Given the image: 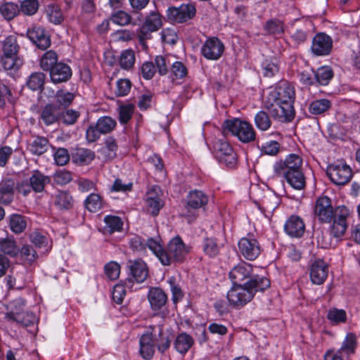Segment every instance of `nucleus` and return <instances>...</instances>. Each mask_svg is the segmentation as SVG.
<instances>
[{
	"label": "nucleus",
	"mask_w": 360,
	"mask_h": 360,
	"mask_svg": "<svg viewBox=\"0 0 360 360\" xmlns=\"http://www.w3.org/2000/svg\"><path fill=\"white\" fill-rule=\"evenodd\" d=\"M271 285L269 279L263 276H256L243 283L233 285L227 292V299L231 305L240 308L250 302L255 293L264 291Z\"/></svg>",
	"instance_id": "nucleus-1"
},
{
	"label": "nucleus",
	"mask_w": 360,
	"mask_h": 360,
	"mask_svg": "<svg viewBox=\"0 0 360 360\" xmlns=\"http://www.w3.org/2000/svg\"><path fill=\"white\" fill-rule=\"evenodd\" d=\"M75 98V94L59 90L55 94L51 89L41 92L38 100L39 109L42 112H53L68 108Z\"/></svg>",
	"instance_id": "nucleus-2"
},
{
	"label": "nucleus",
	"mask_w": 360,
	"mask_h": 360,
	"mask_svg": "<svg viewBox=\"0 0 360 360\" xmlns=\"http://www.w3.org/2000/svg\"><path fill=\"white\" fill-rule=\"evenodd\" d=\"M224 135H230L243 143H251L256 140L257 134L249 122L240 118L225 120L222 124Z\"/></svg>",
	"instance_id": "nucleus-3"
},
{
	"label": "nucleus",
	"mask_w": 360,
	"mask_h": 360,
	"mask_svg": "<svg viewBox=\"0 0 360 360\" xmlns=\"http://www.w3.org/2000/svg\"><path fill=\"white\" fill-rule=\"evenodd\" d=\"M276 95L274 103L266 105L269 112H295L292 105L295 91L288 82L281 81L278 84Z\"/></svg>",
	"instance_id": "nucleus-4"
},
{
	"label": "nucleus",
	"mask_w": 360,
	"mask_h": 360,
	"mask_svg": "<svg viewBox=\"0 0 360 360\" xmlns=\"http://www.w3.org/2000/svg\"><path fill=\"white\" fill-rule=\"evenodd\" d=\"M190 249L179 236L173 238L167 245V250L162 255V264L169 266L174 262H182Z\"/></svg>",
	"instance_id": "nucleus-5"
},
{
	"label": "nucleus",
	"mask_w": 360,
	"mask_h": 360,
	"mask_svg": "<svg viewBox=\"0 0 360 360\" xmlns=\"http://www.w3.org/2000/svg\"><path fill=\"white\" fill-rule=\"evenodd\" d=\"M208 202V195L200 190L195 189L188 193L186 197V212L184 215L189 223H191L198 217L196 210L204 208Z\"/></svg>",
	"instance_id": "nucleus-6"
},
{
	"label": "nucleus",
	"mask_w": 360,
	"mask_h": 360,
	"mask_svg": "<svg viewBox=\"0 0 360 360\" xmlns=\"http://www.w3.org/2000/svg\"><path fill=\"white\" fill-rule=\"evenodd\" d=\"M349 215V210L345 206H340L335 208L333 221L330 226V235L334 238H339L344 236L348 224L347 219Z\"/></svg>",
	"instance_id": "nucleus-7"
},
{
	"label": "nucleus",
	"mask_w": 360,
	"mask_h": 360,
	"mask_svg": "<svg viewBox=\"0 0 360 360\" xmlns=\"http://www.w3.org/2000/svg\"><path fill=\"white\" fill-rule=\"evenodd\" d=\"M302 158L296 154L288 155L284 161H279L274 164V173L281 176L296 170H302Z\"/></svg>",
	"instance_id": "nucleus-8"
},
{
	"label": "nucleus",
	"mask_w": 360,
	"mask_h": 360,
	"mask_svg": "<svg viewBox=\"0 0 360 360\" xmlns=\"http://www.w3.org/2000/svg\"><path fill=\"white\" fill-rule=\"evenodd\" d=\"M332 182L337 185H345L352 177V169L346 165H331L326 171Z\"/></svg>",
	"instance_id": "nucleus-9"
},
{
	"label": "nucleus",
	"mask_w": 360,
	"mask_h": 360,
	"mask_svg": "<svg viewBox=\"0 0 360 360\" xmlns=\"http://www.w3.org/2000/svg\"><path fill=\"white\" fill-rule=\"evenodd\" d=\"M224 51L223 42L217 37H210L201 48L202 55L207 60H217L221 58Z\"/></svg>",
	"instance_id": "nucleus-10"
},
{
	"label": "nucleus",
	"mask_w": 360,
	"mask_h": 360,
	"mask_svg": "<svg viewBox=\"0 0 360 360\" xmlns=\"http://www.w3.org/2000/svg\"><path fill=\"white\" fill-rule=\"evenodd\" d=\"M334 212L331 200L328 197L322 196L316 200L314 213L320 221L330 222L334 216Z\"/></svg>",
	"instance_id": "nucleus-11"
},
{
	"label": "nucleus",
	"mask_w": 360,
	"mask_h": 360,
	"mask_svg": "<svg viewBox=\"0 0 360 360\" xmlns=\"http://www.w3.org/2000/svg\"><path fill=\"white\" fill-rule=\"evenodd\" d=\"M252 266L248 263H241L234 266L229 272V278L233 285H243V282L248 281L257 275L252 274Z\"/></svg>",
	"instance_id": "nucleus-12"
},
{
	"label": "nucleus",
	"mask_w": 360,
	"mask_h": 360,
	"mask_svg": "<svg viewBox=\"0 0 360 360\" xmlns=\"http://www.w3.org/2000/svg\"><path fill=\"white\" fill-rule=\"evenodd\" d=\"M195 8L192 4H182L176 8H169L167 11L168 18L179 23L186 22L195 15Z\"/></svg>",
	"instance_id": "nucleus-13"
},
{
	"label": "nucleus",
	"mask_w": 360,
	"mask_h": 360,
	"mask_svg": "<svg viewBox=\"0 0 360 360\" xmlns=\"http://www.w3.org/2000/svg\"><path fill=\"white\" fill-rule=\"evenodd\" d=\"M332 45L330 37L325 33H319L313 38L311 49L316 56H326L330 53Z\"/></svg>",
	"instance_id": "nucleus-14"
},
{
	"label": "nucleus",
	"mask_w": 360,
	"mask_h": 360,
	"mask_svg": "<svg viewBox=\"0 0 360 360\" xmlns=\"http://www.w3.org/2000/svg\"><path fill=\"white\" fill-rule=\"evenodd\" d=\"M240 252L248 260H254L260 254L257 240L251 237L241 238L238 242Z\"/></svg>",
	"instance_id": "nucleus-15"
},
{
	"label": "nucleus",
	"mask_w": 360,
	"mask_h": 360,
	"mask_svg": "<svg viewBox=\"0 0 360 360\" xmlns=\"http://www.w3.org/2000/svg\"><path fill=\"white\" fill-rule=\"evenodd\" d=\"M27 37L40 49L45 50L51 45L49 37L45 34L44 28L39 26H33L28 29Z\"/></svg>",
	"instance_id": "nucleus-16"
},
{
	"label": "nucleus",
	"mask_w": 360,
	"mask_h": 360,
	"mask_svg": "<svg viewBox=\"0 0 360 360\" xmlns=\"http://www.w3.org/2000/svg\"><path fill=\"white\" fill-rule=\"evenodd\" d=\"M284 229L290 237L300 238L304 233L305 224L300 217L291 215L285 221Z\"/></svg>",
	"instance_id": "nucleus-17"
},
{
	"label": "nucleus",
	"mask_w": 360,
	"mask_h": 360,
	"mask_svg": "<svg viewBox=\"0 0 360 360\" xmlns=\"http://www.w3.org/2000/svg\"><path fill=\"white\" fill-rule=\"evenodd\" d=\"M328 266L322 259L315 260L310 269V278L316 285L322 284L328 276Z\"/></svg>",
	"instance_id": "nucleus-18"
},
{
	"label": "nucleus",
	"mask_w": 360,
	"mask_h": 360,
	"mask_svg": "<svg viewBox=\"0 0 360 360\" xmlns=\"http://www.w3.org/2000/svg\"><path fill=\"white\" fill-rule=\"evenodd\" d=\"M215 148L219 153V157L221 161H224L229 167L234 165L236 155L229 142L219 140L216 143Z\"/></svg>",
	"instance_id": "nucleus-19"
},
{
	"label": "nucleus",
	"mask_w": 360,
	"mask_h": 360,
	"mask_svg": "<svg viewBox=\"0 0 360 360\" xmlns=\"http://www.w3.org/2000/svg\"><path fill=\"white\" fill-rule=\"evenodd\" d=\"M50 77L53 83L60 84L69 80L72 76L70 66L63 63H58L50 71Z\"/></svg>",
	"instance_id": "nucleus-20"
},
{
	"label": "nucleus",
	"mask_w": 360,
	"mask_h": 360,
	"mask_svg": "<svg viewBox=\"0 0 360 360\" xmlns=\"http://www.w3.org/2000/svg\"><path fill=\"white\" fill-rule=\"evenodd\" d=\"M127 267L131 275L137 283L143 282L148 276V267L146 263L141 259L129 260L127 262Z\"/></svg>",
	"instance_id": "nucleus-21"
},
{
	"label": "nucleus",
	"mask_w": 360,
	"mask_h": 360,
	"mask_svg": "<svg viewBox=\"0 0 360 360\" xmlns=\"http://www.w3.org/2000/svg\"><path fill=\"white\" fill-rule=\"evenodd\" d=\"M118 146L116 140L108 136L104 141V146L98 150L99 158L105 162L110 161L117 156Z\"/></svg>",
	"instance_id": "nucleus-22"
},
{
	"label": "nucleus",
	"mask_w": 360,
	"mask_h": 360,
	"mask_svg": "<svg viewBox=\"0 0 360 360\" xmlns=\"http://www.w3.org/2000/svg\"><path fill=\"white\" fill-rule=\"evenodd\" d=\"M140 354L144 359H150L155 352V340L152 333L141 335L139 340Z\"/></svg>",
	"instance_id": "nucleus-23"
},
{
	"label": "nucleus",
	"mask_w": 360,
	"mask_h": 360,
	"mask_svg": "<svg viewBox=\"0 0 360 360\" xmlns=\"http://www.w3.org/2000/svg\"><path fill=\"white\" fill-rule=\"evenodd\" d=\"M148 301L153 310L157 311L165 305L167 296L160 288L150 289L148 295Z\"/></svg>",
	"instance_id": "nucleus-24"
},
{
	"label": "nucleus",
	"mask_w": 360,
	"mask_h": 360,
	"mask_svg": "<svg viewBox=\"0 0 360 360\" xmlns=\"http://www.w3.org/2000/svg\"><path fill=\"white\" fill-rule=\"evenodd\" d=\"M50 181L49 176L44 175L39 170H34L30 177L29 183L34 192L39 193L44 191L45 186Z\"/></svg>",
	"instance_id": "nucleus-25"
},
{
	"label": "nucleus",
	"mask_w": 360,
	"mask_h": 360,
	"mask_svg": "<svg viewBox=\"0 0 360 360\" xmlns=\"http://www.w3.org/2000/svg\"><path fill=\"white\" fill-rule=\"evenodd\" d=\"M15 183L11 179L3 180L0 183V202L10 203L13 198Z\"/></svg>",
	"instance_id": "nucleus-26"
},
{
	"label": "nucleus",
	"mask_w": 360,
	"mask_h": 360,
	"mask_svg": "<svg viewBox=\"0 0 360 360\" xmlns=\"http://www.w3.org/2000/svg\"><path fill=\"white\" fill-rule=\"evenodd\" d=\"M1 62L4 69L11 73L16 72L22 65V60L18 55H1Z\"/></svg>",
	"instance_id": "nucleus-27"
},
{
	"label": "nucleus",
	"mask_w": 360,
	"mask_h": 360,
	"mask_svg": "<svg viewBox=\"0 0 360 360\" xmlns=\"http://www.w3.org/2000/svg\"><path fill=\"white\" fill-rule=\"evenodd\" d=\"M49 143L46 138L37 136L29 142L27 149L33 155H41L48 150Z\"/></svg>",
	"instance_id": "nucleus-28"
},
{
	"label": "nucleus",
	"mask_w": 360,
	"mask_h": 360,
	"mask_svg": "<svg viewBox=\"0 0 360 360\" xmlns=\"http://www.w3.org/2000/svg\"><path fill=\"white\" fill-rule=\"evenodd\" d=\"M295 189L302 190L305 186V178L302 170H296L281 176Z\"/></svg>",
	"instance_id": "nucleus-29"
},
{
	"label": "nucleus",
	"mask_w": 360,
	"mask_h": 360,
	"mask_svg": "<svg viewBox=\"0 0 360 360\" xmlns=\"http://www.w3.org/2000/svg\"><path fill=\"white\" fill-rule=\"evenodd\" d=\"M25 301L21 297H17L11 301L7 305L6 317L15 321L16 317L25 311Z\"/></svg>",
	"instance_id": "nucleus-30"
},
{
	"label": "nucleus",
	"mask_w": 360,
	"mask_h": 360,
	"mask_svg": "<svg viewBox=\"0 0 360 360\" xmlns=\"http://www.w3.org/2000/svg\"><path fill=\"white\" fill-rule=\"evenodd\" d=\"M309 22H306L304 25H295L290 31L292 39L297 44L304 42L308 38Z\"/></svg>",
	"instance_id": "nucleus-31"
},
{
	"label": "nucleus",
	"mask_w": 360,
	"mask_h": 360,
	"mask_svg": "<svg viewBox=\"0 0 360 360\" xmlns=\"http://www.w3.org/2000/svg\"><path fill=\"white\" fill-rule=\"evenodd\" d=\"M95 158V153L87 148H77L72 154V160L79 165H89Z\"/></svg>",
	"instance_id": "nucleus-32"
},
{
	"label": "nucleus",
	"mask_w": 360,
	"mask_h": 360,
	"mask_svg": "<svg viewBox=\"0 0 360 360\" xmlns=\"http://www.w3.org/2000/svg\"><path fill=\"white\" fill-rule=\"evenodd\" d=\"M193 344V340L191 335L186 333L179 334L175 339L174 347L176 350L181 353L185 354L191 347Z\"/></svg>",
	"instance_id": "nucleus-33"
},
{
	"label": "nucleus",
	"mask_w": 360,
	"mask_h": 360,
	"mask_svg": "<svg viewBox=\"0 0 360 360\" xmlns=\"http://www.w3.org/2000/svg\"><path fill=\"white\" fill-rule=\"evenodd\" d=\"M146 201L148 206V211L153 216L158 215L163 204L154 190H150L148 192Z\"/></svg>",
	"instance_id": "nucleus-34"
},
{
	"label": "nucleus",
	"mask_w": 360,
	"mask_h": 360,
	"mask_svg": "<svg viewBox=\"0 0 360 360\" xmlns=\"http://www.w3.org/2000/svg\"><path fill=\"white\" fill-rule=\"evenodd\" d=\"M357 346L356 336L353 333H349L346 335L341 347L338 352L341 354L350 355L355 352Z\"/></svg>",
	"instance_id": "nucleus-35"
},
{
	"label": "nucleus",
	"mask_w": 360,
	"mask_h": 360,
	"mask_svg": "<svg viewBox=\"0 0 360 360\" xmlns=\"http://www.w3.org/2000/svg\"><path fill=\"white\" fill-rule=\"evenodd\" d=\"M0 251L11 257H15L19 252V249L13 238H6L0 239Z\"/></svg>",
	"instance_id": "nucleus-36"
},
{
	"label": "nucleus",
	"mask_w": 360,
	"mask_h": 360,
	"mask_svg": "<svg viewBox=\"0 0 360 360\" xmlns=\"http://www.w3.org/2000/svg\"><path fill=\"white\" fill-rule=\"evenodd\" d=\"M58 61V55L53 51H49L44 53L40 60V67L44 71H50Z\"/></svg>",
	"instance_id": "nucleus-37"
},
{
	"label": "nucleus",
	"mask_w": 360,
	"mask_h": 360,
	"mask_svg": "<svg viewBox=\"0 0 360 360\" xmlns=\"http://www.w3.org/2000/svg\"><path fill=\"white\" fill-rule=\"evenodd\" d=\"M315 82L321 85H327L333 77L331 68L323 66L319 68L314 75Z\"/></svg>",
	"instance_id": "nucleus-38"
},
{
	"label": "nucleus",
	"mask_w": 360,
	"mask_h": 360,
	"mask_svg": "<svg viewBox=\"0 0 360 360\" xmlns=\"http://www.w3.org/2000/svg\"><path fill=\"white\" fill-rule=\"evenodd\" d=\"M19 49L16 37L8 36L2 43V55H18Z\"/></svg>",
	"instance_id": "nucleus-39"
},
{
	"label": "nucleus",
	"mask_w": 360,
	"mask_h": 360,
	"mask_svg": "<svg viewBox=\"0 0 360 360\" xmlns=\"http://www.w3.org/2000/svg\"><path fill=\"white\" fill-rule=\"evenodd\" d=\"M9 226L13 233L19 234L26 229L27 221L23 216L13 214L10 217Z\"/></svg>",
	"instance_id": "nucleus-40"
},
{
	"label": "nucleus",
	"mask_w": 360,
	"mask_h": 360,
	"mask_svg": "<svg viewBox=\"0 0 360 360\" xmlns=\"http://www.w3.org/2000/svg\"><path fill=\"white\" fill-rule=\"evenodd\" d=\"M96 127L102 134L111 132L116 127V121L109 116L100 117L96 122Z\"/></svg>",
	"instance_id": "nucleus-41"
},
{
	"label": "nucleus",
	"mask_w": 360,
	"mask_h": 360,
	"mask_svg": "<svg viewBox=\"0 0 360 360\" xmlns=\"http://www.w3.org/2000/svg\"><path fill=\"white\" fill-rule=\"evenodd\" d=\"M85 207L91 212H96L103 207V200L98 193H91L84 201Z\"/></svg>",
	"instance_id": "nucleus-42"
},
{
	"label": "nucleus",
	"mask_w": 360,
	"mask_h": 360,
	"mask_svg": "<svg viewBox=\"0 0 360 360\" xmlns=\"http://www.w3.org/2000/svg\"><path fill=\"white\" fill-rule=\"evenodd\" d=\"M46 75L42 72H34L30 75L27 80V86L29 89L37 91L41 89L44 84Z\"/></svg>",
	"instance_id": "nucleus-43"
},
{
	"label": "nucleus",
	"mask_w": 360,
	"mask_h": 360,
	"mask_svg": "<svg viewBox=\"0 0 360 360\" xmlns=\"http://www.w3.org/2000/svg\"><path fill=\"white\" fill-rule=\"evenodd\" d=\"M173 335L169 331H164L160 329L159 331V338L156 339L157 347L159 352L164 353L170 347Z\"/></svg>",
	"instance_id": "nucleus-44"
},
{
	"label": "nucleus",
	"mask_w": 360,
	"mask_h": 360,
	"mask_svg": "<svg viewBox=\"0 0 360 360\" xmlns=\"http://www.w3.org/2000/svg\"><path fill=\"white\" fill-rule=\"evenodd\" d=\"M46 14L49 22L55 25L60 24L64 20L62 11L58 5H49Z\"/></svg>",
	"instance_id": "nucleus-45"
},
{
	"label": "nucleus",
	"mask_w": 360,
	"mask_h": 360,
	"mask_svg": "<svg viewBox=\"0 0 360 360\" xmlns=\"http://www.w3.org/2000/svg\"><path fill=\"white\" fill-rule=\"evenodd\" d=\"M135 63V54L133 50L127 49L122 52L119 63L124 70H129L134 67Z\"/></svg>",
	"instance_id": "nucleus-46"
},
{
	"label": "nucleus",
	"mask_w": 360,
	"mask_h": 360,
	"mask_svg": "<svg viewBox=\"0 0 360 360\" xmlns=\"http://www.w3.org/2000/svg\"><path fill=\"white\" fill-rule=\"evenodd\" d=\"M105 230L110 233L120 231L123 225L122 219L117 216L108 215L104 218Z\"/></svg>",
	"instance_id": "nucleus-47"
},
{
	"label": "nucleus",
	"mask_w": 360,
	"mask_h": 360,
	"mask_svg": "<svg viewBox=\"0 0 360 360\" xmlns=\"http://www.w3.org/2000/svg\"><path fill=\"white\" fill-rule=\"evenodd\" d=\"M20 255L21 259L25 264H32L38 258V255L36 250L30 245H24L21 248L20 250Z\"/></svg>",
	"instance_id": "nucleus-48"
},
{
	"label": "nucleus",
	"mask_w": 360,
	"mask_h": 360,
	"mask_svg": "<svg viewBox=\"0 0 360 360\" xmlns=\"http://www.w3.org/2000/svg\"><path fill=\"white\" fill-rule=\"evenodd\" d=\"M131 286V281L129 280L125 282L124 285L122 283L116 284L112 292V297L115 302L120 304L123 302V299L126 295V287L130 288Z\"/></svg>",
	"instance_id": "nucleus-49"
},
{
	"label": "nucleus",
	"mask_w": 360,
	"mask_h": 360,
	"mask_svg": "<svg viewBox=\"0 0 360 360\" xmlns=\"http://www.w3.org/2000/svg\"><path fill=\"white\" fill-rule=\"evenodd\" d=\"M20 12V8L16 4L7 2L0 6V13L8 20L14 18Z\"/></svg>",
	"instance_id": "nucleus-50"
},
{
	"label": "nucleus",
	"mask_w": 360,
	"mask_h": 360,
	"mask_svg": "<svg viewBox=\"0 0 360 360\" xmlns=\"http://www.w3.org/2000/svg\"><path fill=\"white\" fill-rule=\"evenodd\" d=\"M156 69L160 75H165L170 70L172 61L170 56H158L155 58Z\"/></svg>",
	"instance_id": "nucleus-51"
},
{
	"label": "nucleus",
	"mask_w": 360,
	"mask_h": 360,
	"mask_svg": "<svg viewBox=\"0 0 360 360\" xmlns=\"http://www.w3.org/2000/svg\"><path fill=\"white\" fill-rule=\"evenodd\" d=\"M264 30L270 34L280 35L284 32L283 22L276 18L271 19L266 22Z\"/></svg>",
	"instance_id": "nucleus-52"
},
{
	"label": "nucleus",
	"mask_w": 360,
	"mask_h": 360,
	"mask_svg": "<svg viewBox=\"0 0 360 360\" xmlns=\"http://www.w3.org/2000/svg\"><path fill=\"white\" fill-rule=\"evenodd\" d=\"M55 204L60 209H70L73 205L72 198L67 192H59L56 196Z\"/></svg>",
	"instance_id": "nucleus-53"
},
{
	"label": "nucleus",
	"mask_w": 360,
	"mask_h": 360,
	"mask_svg": "<svg viewBox=\"0 0 360 360\" xmlns=\"http://www.w3.org/2000/svg\"><path fill=\"white\" fill-rule=\"evenodd\" d=\"M171 77L172 79H182L184 78L188 73L187 68L180 61L172 62L170 68Z\"/></svg>",
	"instance_id": "nucleus-54"
},
{
	"label": "nucleus",
	"mask_w": 360,
	"mask_h": 360,
	"mask_svg": "<svg viewBox=\"0 0 360 360\" xmlns=\"http://www.w3.org/2000/svg\"><path fill=\"white\" fill-rule=\"evenodd\" d=\"M39 4L37 0H24L21 1L20 11L24 15H32L39 9Z\"/></svg>",
	"instance_id": "nucleus-55"
},
{
	"label": "nucleus",
	"mask_w": 360,
	"mask_h": 360,
	"mask_svg": "<svg viewBox=\"0 0 360 360\" xmlns=\"http://www.w3.org/2000/svg\"><path fill=\"white\" fill-rule=\"evenodd\" d=\"M203 250L210 257H215L219 254V248L214 238H207L204 240Z\"/></svg>",
	"instance_id": "nucleus-56"
},
{
	"label": "nucleus",
	"mask_w": 360,
	"mask_h": 360,
	"mask_svg": "<svg viewBox=\"0 0 360 360\" xmlns=\"http://www.w3.org/2000/svg\"><path fill=\"white\" fill-rule=\"evenodd\" d=\"M331 103L328 99H319L313 101L309 105L311 112H325L330 108Z\"/></svg>",
	"instance_id": "nucleus-57"
},
{
	"label": "nucleus",
	"mask_w": 360,
	"mask_h": 360,
	"mask_svg": "<svg viewBox=\"0 0 360 360\" xmlns=\"http://www.w3.org/2000/svg\"><path fill=\"white\" fill-rule=\"evenodd\" d=\"M110 20L115 24L124 26L131 22V17L128 13L124 11H118L111 15Z\"/></svg>",
	"instance_id": "nucleus-58"
},
{
	"label": "nucleus",
	"mask_w": 360,
	"mask_h": 360,
	"mask_svg": "<svg viewBox=\"0 0 360 360\" xmlns=\"http://www.w3.org/2000/svg\"><path fill=\"white\" fill-rule=\"evenodd\" d=\"M131 87V83L128 79H120L116 82L115 93L118 96H124L129 94Z\"/></svg>",
	"instance_id": "nucleus-59"
},
{
	"label": "nucleus",
	"mask_w": 360,
	"mask_h": 360,
	"mask_svg": "<svg viewBox=\"0 0 360 360\" xmlns=\"http://www.w3.org/2000/svg\"><path fill=\"white\" fill-rule=\"evenodd\" d=\"M15 321H16L18 323H20L22 326L25 327H27L35 324L37 320L35 315L33 313L24 311L20 314V315L16 317Z\"/></svg>",
	"instance_id": "nucleus-60"
},
{
	"label": "nucleus",
	"mask_w": 360,
	"mask_h": 360,
	"mask_svg": "<svg viewBox=\"0 0 360 360\" xmlns=\"http://www.w3.org/2000/svg\"><path fill=\"white\" fill-rule=\"evenodd\" d=\"M327 318L333 323H338L346 321V312L343 309H332L327 314Z\"/></svg>",
	"instance_id": "nucleus-61"
},
{
	"label": "nucleus",
	"mask_w": 360,
	"mask_h": 360,
	"mask_svg": "<svg viewBox=\"0 0 360 360\" xmlns=\"http://www.w3.org/2000/svg\"><path fill=\"white\" fill-rule=\"evenodd\" d=\"M255 123L259 129L266 131L271 127V121L268 114H256Z\"/></svg>",
	"instance_id": "nucleus-62"
},
{
	"label": "nucleus",
	"mask_w": 360,
	"mask_h": 360,
	"mask_svg": "<svg viewBox=\"0 0 360 360\" xmlns=\"http://www.w3.org/2000/svg\"><path fill=\"white\" fill-rule=\"evenodd\" d=\"M262 68L264 75L268 77L274 76L279 70L278 64L275 61L272 60H269L267 59L262 63Z\"/></svg>",
	"instance_id": "nucleus-63"
},
{
	"label": "nucleus",
	"mask_w": 360,
	"mask_h": 360,
	"mask_svg": "<svg viewBox=\"0 0 360 360\" xmlns=\"http://www.w3.org/2000/svg\"><path fill=\"white\" fill-rule=\"evenodd\" d=\"M53 181L56 184L65 185L71 181L72 174L65 169H60L53 174Z\"/></svg>",
	"instance_id": "nucleus-64"
}]
</instances>
